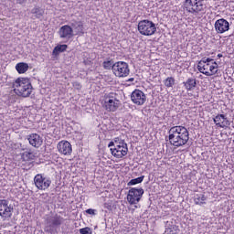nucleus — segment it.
<instances>
[{"mask_svg":"<svg viewBox=\"0 0 234 234\" xmlns=\"http://www.w3.org/2000/svg\"><path fill=\"white\" fill-rule=\"evenodd\" d=\"M218 64L214 62L212 58H202L197 65V70L205 76H214L218 72Z\"/></svg>","mask_w":234,"mask_h":234,"instance_id":"4","label":"nucleus"},{"mask_svg":"<svg viewBox=\"0 0 234 234\" xmlns=\"http://www.w3.org/2000/svg\"><path fill=\"white\" fill-rule=\"evenodd\" d=\"M206 196L204 194H196L194 196V202L197 206H202V204H206Z\"/></svg>","mask_w":234,"mask_h":234,"instance_id":"21","label":"nucleus"},{"mask_svg":"<svg viewBox=\"0 0 234 234\" xmlns=\"http://www.w3.org/2000/svg\"><path fill=\"white\" fill-rule=\"evenodd\" d=\"M129 81H134L133 78L129 79Z\"/></svg>","mask_w":234,"mask_h":234,"instance_id":"35","label":"nucleus"},{"mask_svg":"<svg viewBox=\"0 0 234 234\" xmlns=\"http://www.w3.org/2000/svg\"><path fill=\"white\" fill-rule=\"evenodd\" d=\"M27 140L32 147L37 148L43 145V138H41V136L37 133H31L30 135H28Z\"/></svg>","mask_w":234,"mask_h":234,"instance_id":"17","label":"nucleus"},{"mask_svg":"<svg viewBox=\"0 0 234 234\" xmlns=\"http://www.w3.org/2000/svg\"><path fill=\"white\" fill-rule=\"evenodd\" d=\"M104 207L109 210L112 209V207L107 203L104 204Z\"/></svg>","mask_w":234,"mask_h":234,"instance_id":"33","label":"nucleus"},{"mask_svg":"<svg viewBox=\"0 0 234 234\" xmlns=\"http://www.w3.org/2000/svg\"><path fill=\"white\" fill-rule=\"evenodd\" d=\"M57 147L60 154H64L65 156L72 154V144H70L68 141H60Z\"/></svg>","mask_w":234,"mask_h":234,"instance_id":"15","label":"nucleus"},{"mask_svg":"<svg viewBox=\"0 0 234 234\" xmlns=\"http://www.w3.org/2000/svg\"><path fill=\"white\" fill-rule=\"evenodd\" d=\"M102 67L105 70H111V69L113 70L114 62L112 60H105L102 63Z\"/></svg>","mask_w":234,"mask_h":234,"instance_id":"29","label":"nucleus"},{"mask_svg":"<svg viewBox=\"0 0 234 234\" xmlns=\"http://www.w3.org/2000/svg\"><path fill=\"white\" fill-rule=\"evenodd\" d=\"M214 123L220 129H228L229 127L230 122L224 114H218L216 117H214Z\"/></svg>","mask_w":234,"mask_h":234,"instance_id":"16","label":"nucleus"},{"mask_svg":"<svg viewBox=\"0 0 234 234\" xmlns=\"http://www.w3.org/2000/svg\"><path fill=\"white\" fill-rule=\"evenodd\" d=\"M131 100L135 105H144L147 101V96L140 90H134L131 94Z\"/></svg>","mask_w":234,"mask_h":234,"instance_id":"12","label":"nucleus"},{"mask_svg":"<svg viewBox=\"0 0 234 234\" xmlns=\"http://www.w3.org/2000/svg\"><path fill=\"white\" fill-rule=\"evenodd\" d=\"M65 222V218L61 217L60 215L54 214L51 216H48L45 219L46 227L44 229V231L46 233H52L54 231L55 228H59L61 224Z\"/></svg>","mask_w":234,"mask_h":234,"instance_id":"5","label":"nucleus"},{"mask_svg":"<svg viewBox=\"0 0 234 234\" xmlns=\"http://www.w3.org/2000/svg\"><path fill=\"white\" fill-rule=\"evenodd\" d=\"M58 36L61 39H70L74 36V30L69 25L62 26L58 30Z\"/></svg>","mask_w":234,"mask_h":234,"instance_id":"14","label":"nucleus"},{"mask_svg":"<svg viewBox=\"0 0 234 234\" xmlns=\"http://www.w3.org/2000/svg\"><path fill=\"white\" fill-rule=\"evenodd\" d=\"M103 107L108 112H116V111H118L120 101L116 99V93H110L105 98Z\"/></svg>","mask_w":234,"mask_h":234,"instance_id":"8","label":"nucleus"},{"mask_svg":"<svg viewBox=\"0 0 234 234\" xmlns=\"http://www.w3.org/2000/svg\"><path fill=\"white\" fill-rule=\"evenodd\" d=\"M108 147H110V151L114 158H123L129 153L127 143L120 137H116L114 142H110Z\"/></svg>","mask_w":234,"mask_h":234,"instance_id":"3","label":"nucleus"},{"mask_svg":"<svg viewBox=\"0 0 234 234\" xmlns=\"http://www.w3.org/2000/svg\"><path fill=\"white\" fill-rule=\"evenodd\" d=\"M16 69L18 72V74H25L27 70H28V65L25 62H20L16 64Z\"/></svg>","mask_w":234,"mask_h":234,"instance_id":"23","label":"nucleus"},{"mask_svg":"<svg viewBox=\"0 0 234 234\" xmlns=\"http://www.w3.org/2000/svg\"><path fill=\"white\" fill-rule=\"evenodd\" d=\"M14 213V207L8 203L6 199H0V217L6 220V218H12Z\"/></svg>","mask_w":234,"mask_h":234,"instance_id":"11","label":"nucleus"},{"mask_svg":"<svg viewBox=\"0 0 234 234\" xmlns=\"http://www.w3.org/2000/svg\"><path fill=\"white\" fill-rule=\"evenodd\" d=\"M31 14L34 15L33 19H41L45 16V9L36 6L31 10Z\"/></svg>","mask_w":234,"mask_h":234,"instance_id":"20","label":"nucleus"},{"mask_svg":"<svg viewBox=\"0 0 234 234\" xmlns=\"http://www.w3.org/2000/svg\"><path fill=\"white\" fill-rule=\"evenodd\" d=\"M184 6L186 12H189L190 14H195V2H193L192 0H186Z\"/></svg>","mask_w":234,"mask_h":234,"instance_id":"22","label":"nucleus"},{"mask_svg":"<svg viewBox=\"0 0 234 234\" xmlns=\"http://www.w3.org/2000/svg\"><path fill=\"white\" fill-rule=\"evenodd\" d=\"M183 85L187 92L195 90L197 88V79L188 78L186 81L183 82Z\"/></svg>","mask_w":234,"mask_h":234,"instance_id":"19","label":"nucleus"},{"mask_svg":"<svg viewBox=\"0 0 234 234\" xmlns=\"http://www.w3.org/2000/svg\"><path fill=\"white\" fill-rule=\"evenodd\" d=\"M71 27L76 36H83L85 34V27H83V22L74 20L71 22Z\"/></svg>","mask_w":234,"mask_h":234,"instance_id":"18","label":"nucleus"},{"mask_svg":"<svg viewBox=\"0 0 234 234\" xmlns=\"http://www.w3.org/2000/svg\"><path fill=\"white\" fill-rule=\"evenodd\" d=\"M129 64L123 61L115 62L113 65V74L117 78H127L130 74Z\"/></svg>","mask_w":234,"mask_h":234,"instance_id":"10","label":"nucleus"},{"mask_svg":"<svg viewBox=\"0 0 234 234\" xmlns=\"http://www.w3.org/2000/svg\"><path fill=\"white\" fill-rule=\"evenodd\" d=\"M138 31L142 36H154L156 34V25L151 20H141L138 23Z\"/></svg>","mask_w":234,"mask_h":234,"instance_id":"6","label":"nucleus"},{"mask_svg":"<svg viewBox=\"0 0 234 234\" xmlns=\"http://www.w3.org/2000/svg\"><path fill=\"white\" fill-rule=\"evenodd\" d=\"M12 88L16 96L28 98L32 94V83L27 78H18L12 83Z\"/></svg>","mask_w":234,"mask_h":234,"instance_id":"2","label":"nucleus"},{"mask_svg":"<svg viewBox=\"0 0 234 234\" xmlns=\"http://www.w3.org/2000/svg\"><path fill=\"white\" fill-rule=\"evenodd\" d=\"M80 234H92V230L90 229V228L86 227V228L80 229Z\"/></svg>","mask_w":234,"mask_h":234,"instance_id":"31","label":"nucleus"},{"mask_svg":"<svg viewBox=\"0 0 234 234\" xmlns=\"http://www.w3.org/2000/svg\"><path fill=\"white\" fill-rule=\"evenodd\" d=\"M34 184L39 191H47L52 185V179L43 174H37L34 177Z\"/></svg>","mask_w":234,"mask_h":234,"instance_id":"7","label":"nucleus"},{"mask_svg":"<svg viewBox=\"0 0 234 234\" xmlns=\"http://www.w3.org/2000/svg\"><path fill=\"white\" fill-rule=\"evenodd\" d=\"M17 5H24V3H27V0H16Z\"/></svg>","mask_w":234,"mask_h":234,"instance_id":"34","label":"nucleus"},{"mask_svg":"<svg viewBox=\"0 0 234 234\" xmlns=\"http://www.w3.org/2000/svg\"><path fill=\"white\" fill-rule=\"evenodd\" d=\"M21 158L24 162H30V160L36 158V155L32 152L26 151L22 154Z\"/></svg>","mask_w":234,"mask_h":234,"instance_id":"24","label":"nucleus"},{"mask_svg":"<svg viewBox=\"0 0 234 234\" xmlns=\"http://www.w3.org/2000/svg\"><path fill=\"white\" fill-rule=\"evenodd\" d=\"M144 178H145L144 176L132 179L127 183V186H136V184H142V182H144Z\"/></svg>","mask_w":234,"mask_h":234,"instance_id":"27","label":"nucleus"},{"mask_svg":"<svg viewBox=\"0 0 234 234\" xmlns=\"http://www.w3.org/2000/svg\"><path fill=\"white\" fill-rule=\"evenodd\" d=\"M144 188H136L133 187L128 191L127 195V202L130 206H134L142 200V197H144Z\"/></svg>","mask_w":234,"mask_h":234,"instance_id":"9","label":"nucleus"},{"mask_svg":"<svg viewBox=\"0 0 234 234\" xmlns=\"http://www.w3.org/2000/svg\"><path fill=\"white\" fill-rule=\"evenodd\" d=\"M214 27L218 34H224V32H228V30H229V22L224 18H221L215 22Z\"/></svg>","mask_w":234,"mask_h":234,"instance_id":"13","label":"nucleus"},{"mask_svg":"<svg viewBox=\"0 0 234 234\" xmlns=\"http://www.w3.org/2000/svg\"><path fill=\"white\" fill-rule=\"evenodd\" d=\"M180 230L178 229L177 226L172 225L171 227L165 229L167 234H177Z\"/></svg>","mask_w":234,"mask_h":234,"instance_id":"30","label":"nucleus"},{"mask_svg":"<svg viewBox=\"0 0 234 234\" xmlns=\"http://www.w3.org/2000/svg\"><path fill=\"white\" fill-rule=\"evenodd\" d=\"M196 1V3H197L198 2V0H195Z\"/></svg>","mask_w":234,"mask_h":234,"instance_id":"37","label":"nucleus"},{"mask_svg":"<svg viewBox=\"0 0 234 234\" xmlns=\"http://www.w3.org/2000/svg\"><path fill=\"white\" fill-rule=\"evenodd\" d=\"M218 58H222V54H218Z\"/></svg>","mask_w":234,"mask_h":234,"instance_id":"36","label":"nucleus"},{"mask_svg":"<svg viewBox=\"0 0 234 234\" xmlns=\"http://www.w3.org/2000/svg\"><path fill=\"white\" fill-rule=\"evenodd\" d=\"M67 48H68V46L65 44L58 45L54 48L53 54L55 56H58V54H61V52H65V50H67Z\"/></svg>","mask_w":234,"mask_h":234,"instance_id":"26","label":"nucleus"},{"mask_svg":"<svg viewBox=\"0 0 234 234\" xmlns=\"http://www.w3.org/2000/svg\"><path fill=\"white\" fill-rule=\"evenodd\" d=\"M203 0H198L197 2H194V14H198V12H202L204 10Z\"/></svg>","mask_w":234,"mask_h":234,"instance_id":"25","label":"nucleus"},{"mask_svg":"<svg viewBox=\"0 0 234 234\" xmlns=\"http://www.w3.org/2000/svg\"><path fill=\"white\" fill-rule=\"evenodd\" d=\"M96 210H94V209H92V208H89V209H87L86 210V213L88 214V215H96V212H95Z\"/></svg>","mask_w":234,"mask_h":234,"instance_id":"32","label":"nucleus"},{"mask_svg":"<svg viewBox=\"0 0 234 234\" xmlns=\"http://www.w3.org/2000/svg\"><path fill=\"white\" fill-rule=\"evenodd\" d=\"M170 145L174 147H184L189 142V131L186 126H174L168 131Z\"/></svg>","mask_w":234,"mask_h":234,"instance_id":"1","label":"nucleus"},{"mask_svg":"<svg viewBox=\"0 0 234 234\" xmlns=\"http://www.w3.org/2000/svg\"><path fill=\"white\" fill-rule=\"evenodd\" d=\"M165 87H167V89H171L175 85V78L168 77L164 80Z\"/></svg>","mask_w":234,"mask_h":234,"instance_id":"28","label":"nucleus"}]
</instances>
